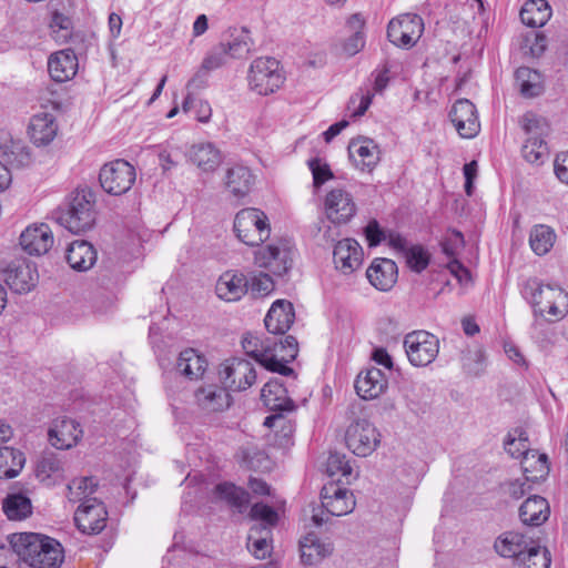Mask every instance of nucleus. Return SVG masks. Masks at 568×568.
Wrapping results in <instances>:
<instances>
[{
  "label": "nucleus",
  "mask_w": 568,
  "mask_h": 568,
  "mask_svg": "<svg viewBox=\"0 0 568 568\" xmlns=\"http://www.w3.org/2000/svg\"><path fill=\"white\" fill-rule=\"evenodd\" d=\"M321 500L326 514L337 517L352 513L356 505L353 493L334 483L324 485L321 491Z\"/></svg>",
  "instance_id": "4468645a"
},
{
  "label": "nucleus",
  "mask_w": 568,
  "mask_h": 568,
  "mask_svg": "<svg viewBox=\"0 0 568 568\" xmlns=\"http://www.w3.org/2000/svg\"><path fill=\"white\" fill-rule=\"evenodd\" d=\"M58 220L71 233L90 230L95 222L94 194L90 190L77 191L68 210Z\"/></svg>",
  "instance_id": "20e7f679"
},
{
  "label": "nucleus",
  "mask_w": 568,
  "mask_h": 568,
  "mask_svg": "<svg viewBox=\"0 0 568 568\" xmlns=\"http://www.w3.org/2000/svg\"><path fill=\"white\" fill-rule=\"evenodd\" d=\"M408 362L415 367H426L439 353V338L427 331H413L405 335L403 342Z\"/></svg>",
  "instance_id": "0eeeda50"
},
{
  "label": "nucleus",
  "mask_w": 568,
  "mask_h": 568,
  "mask_svg": "<svg viewBox=\"0 0 568 568\" xmlns=\"http://www.w3.org/2000/svg\"><path fill=\"white\" fill-rule=\"evenodd\" d=\"M347 27L353 33L344 41L343 52L347 57H354L365 47V20L359 13H354L348 18Z\"/></svg>",
  "instance_id": "c03bdc74"
},
{
  "label": "nucleus",
  "mask_w": 568,
  "mask_h": 568,
  "mask_svg": "<svg viewBox=\"0 0 568 568\" xmlns=\"http://www.w3.org/2000/svg\"><path fill=\"white\" fill-rule=\"evenodd\" d=\"M271 535V529L264 525H254L251 527L246 547L256 559H265L271 555L273 549Z\"/></svg>",
  "instance_id": "ea45409f"
},
{
  "label": "nucleus",
  "mask_w": 568,
  "mask_h": 568,
  "mask_svg": "<svg viewBox=\"0 0 568 568\" xmlns=\"http://www.w3.org/2000/svg\"><path fill=\"white\" fill-rule=\"evenodd\" d=\"M65 257L71 268L85 272L95 264L98 253L91 243L84 240H77L68 246Z\"/></svg>",
  "instance_id": "c756f323"
},
{
  "label": "nucleus",
  "mask_w": 568,
  "mask_h": 568,
  "mask_svg": "<svg viewBox=\"0 0 568 568\" xmlns=\"http://www.w3.org/2000/svg\"><path fill=\"white\" fill-rule=\"evenodd\" d=\"M57 132L58 124L52 114L44 112L34 114L31 118L28 133L36 145L50 144L54 140Z\"/></svg>",
  "instance_id": "7c9ffc66"
},
{
  "label": "nucleus",
  "mask_w": 568,
  "mask_h": 568,
  "mask_svg": "<svg viewBox=\"0 0 568 568\" xmlns=\"http://www.w3.org/2000/svg\"><path fill=\"white\" fill-rule=\"evenodd\" d=\"M520 124L528 135L521 149L523 156L529 163H542L549 155L545 141L550 130L549 123L541 115L526 112L520 120Z\"/></svg>",
  "instance_id": "7ed1b4c3"
},
{
  "label": "nucleus",
  "mask_w": 568,
  "mask_h": 568,
  "mask_svg": "<svg viewBox=\"0 0 568 568\" xmlns=\"http://www.w3.org/2000/svg\"><path fill=\"white\" fill-rule=\"evenodd\" d=\"M549 504L539 495L528 497L519 507V518L526 526L538 527L549 518Z\"/></svg>",
  "instance_id": "2f4dec72"
},
{
  "label": "nucleus",
  "mask_w": 568,
  "mask_h": 568,
  "mask_svg": "<svg viewBox=\"0 0 568 568\" xmlns=\"http://www.w3.org/2000/svg\"><path fill=\"white\" fill-rule=\"evenodd\" d=\"M247 286L248 281L243 274L226 272L217 280L215 292L221 300L234 302L246 293Z\"/></svg>",
  "instance_id": "c9c22d12"
},
{
  "label": "nucleus",
  "mask_w": 568,
  "mask_h": 568,
  "mask_svg": "<svg viewBox=\"0 0 568 568\" xmlns=\"http://www.w3.org/2000/svg\"><path fill=\"white\" fill-rule=\"evenodd\" d=\"M261 399L272 412H291L294 403L287 396V390L277 379L267 382L261 390Z\"/></svg>",
  "instance_id": "f704fd0d"
},
{
  "label": "nucleus",
  "mask_w": 568,
  "mask_h": 568,
  "mask_svg": "<svg viewBox=\"0 0 568 568\" xmlns=\"http://www.w3.org/2000/svg\"><path fill=\"white\" fill-rule=\"evenodd\" d=\"M449 116L456 131L462 138L471 139L479 133L480 123L477 110L475 104L469 100H457L449 112Z\"/></svg>",
  "instance_id": "dca6fc26"
},
{
  "label": "nucleus",
  "mask_w": 568,
  "mask_h": 568,
  "mask_svg": "<svg viewBox=\"0 0 568 568\" xmlns=\"http://www.w3.org/2000/svg\"><path fill=\"white\" fill-rule=\"evenodd\" d=\"M555 173L562 183L568 184V152L557 155L555 160Z\"/></svg>",
  "instance_id": "69168bd1"
},
{
  "label": "nucleus",
  "mask_w": 568,
  "mask_h": 568,
  "mask_svg": "<svg viewBox=\"0 0 568 568\" xmlns=\"http://www.w3.org/2000/svg\"><path fill=\"white\" fill-rule=\"evenodd\" d=\"M283 82L284 75L280 62L275 58L262 57L252 62L248 71V84L257 94H271L278 90Z\"/></svg>",
  "instance_id": "423d86ee"
},
{
  "label": "nucleus",
  "mask_w": 568,
  "mask_h": 568,
  "mask_svg": "<svg viewBox=\"0 0 568 568\" xmlns=\"http://www.w3.org/2000/svg\"><path fill=\"white\" fill-rule=\"evenodd\" d=\"M281 352H283L282 359H280L282 363H288L291 361H294L298 353V343L296 338L292 335H287L284 337L283 341L280 343Z\"/></svg>",
  "instance_id": "680f3d73"
},
{
  "label": "nucleus",
  "mask_w": 568,
  "mask_h": 568,
  "mask_svg": "<svg viewBox=\"0 0 568 568\" xmlns=\"http://www.w3.org/2000/svg\"><path fill=\"white\" fill-rule=\"evenodd\" d=\"M348 154L361 171L371 172L379 162L378 146L371 139L353 140L348 145Z\"/></svg>",
  "instance_id": "393cba45"
},
{
  "label": "nucleus",
  "mask_w": 568,
  "mask_h": 568,
  "mask_svg": "<svg viewBox=\"0 0 568 568\" xmlns=\"http://www.w3.org/2000/svg\"><path fill=\"white\" fill-rule=\"evenodd\" d=\"M460 363L467 376L477 377L485 372L486 356L481 346L468 345L462 351Z\"/></svg>",
  "instance_id": "49530a36"
},
{
  "label": "nucleus",
  "mask_w": 568,
  "mask_h": 568,
  "mask_svg": "<svg viewBox=\"0 0 568 568\" xmlns=\"http://www.w3.org/2000/svg\"><path fill=\"white\" fill-rule=\"evenodd\" d=\"M527 568H549L551 559L546 548L532 546L527 549L520 560Z\"/></svg>",
  "instance_id": "5fc2aeb1"
},
{
  "label": "nucleus",
  "mask_w": 568,
  "mask_h": 568,
  "mask_svg": "<svg viewBox=\"0 0 568 568\" xmlns=\"http://www.w3.org/2000/svg\"><path fill=\"white\" fill-rule=\"evenodd\" d=\"M295 314L292 303L284 300H277L268 310L264 323L270 333L284 334L292 326Z\"/></svg>",
  "instance_id": "cd10ccee"
},
{
  "label": "nucleus",
  "mask_w": 568,
  "mask_h": 568,
  "mask_svg": "<svg viewBox=\"0 0 568 568\" xmlns=\"http://www.w3.org/2000/svg\"><path fill=\"white\" fill-rule=\"evenodd\" d=\"M63 462L54 453H43L37 463V478L48 485H55L63 479Z\"/></svg>",
  "instance_id": "4c0bfd02"
},
{
  "label": "nucleus",
  "mask_w": 568,
  "mask_h": 568,
  "mask_svg": "<svg viewBox=\"0 0 568 568\" xmlns=\"http://www.w3.org/2000/svg\"><path fill=\"white\" fill-rule=\"evenodd\" d=\"M10 545L18 557L31 568H60L64 560L61 544L44 535L13 534Z\"/></svg>",
  "instance_id": "f257e3e1"
},
{
  "label": "nucleus",
  "mask_w": 568,
  "mask_h": 568,
  "mask_svg": "<svg viewBox=\"0 0 568 568\" xmlns=\"http://www.w3.org/2000/svg\"><path fill=\"white\" fill-rule=\"evenodd\" d=\"M77 57L71 50H61L49 58L48 71L55 82L70 80L77 73Z\"/></svg>",
  "instance_id": "72a5a7b5"
},
{
  "label": "nucleus",
  "mask_w": 568,
  "mask_h": 568,
  "mask_svg": "<svg viewBox=\"0 0 568 568\" xmlns=\"http://www.w3.org/2000/svg\"><path fill=\"white\" fill-rule=\"evenodd\" d=\"M250 287L254 294L267 295L273 291L274 283L268 274L260 273L251 278Z\"/></svg>",
  "instance_id": "052dcab7"
},
{
  "label": "nucleus",
  "mask_w": 568,
  "mask_h": 568,
  "mask_svg": "<svg viewBox=\"0 0 568 568\" xmlns=\"http://www.w3.org/2000/svg\"><path fill=\"white\" fill-rule=\"evenodd\" d=\"M516 84L526 98L538 97L542 92L541 75L536 70L520 67L515 72Z\"/></svg>",
  "instance_id": "de8ad7c7"
},
{
  "label": "nucleus",
  "mask_w": 568,
  "mask_h": 568,
  "mask_svg": "<svg viewBox=\"0 0 568 568\" xmlns=\"http://www.w3.org/2000/svg\"><path fill=\"white\" fill-rule=\"evenodd\" d=\"M506 452L514 458L523 457V469L525 471L531 470L528 465L530 462V456L532 458L540 457L542 454H539L537 450H530L528 446V437L525 432L515 429L514 435L509 434L507 440L505 442Z\"/></svg>",
  "instance_id": "58836bf2"
},
{
  "label": "nucleus",
  "mask_w": 568,
  "mask_h": 568,
  "mask_svg": "<svg viewBox=\"0 0 568 568\" xmlns=\"http://www.w3.org/2000/svg\"><path fill=\"white\" fill-rule=\"evenodd\" d=\"M26 463L23 453L17 448L4 446L0 448V478L17 477Z\"/></svg>",
  "instance_id": "a18cd8bd"
},
{
  "label": "nucleus",
  "mask_w": 568,
  "mask_h": 568,
  "mask_svg": "<svg viewBox=\"0 0 568 568\" xmlns=\"http://www.w3.org/2000/svg\"><path fill=\"white\" fill-rule=\"evenodd\" d=\"M242 347L246 355L254 358L267 371L278 373L284 376L294 374L293 368L288 367L277 358V354L274 353L276 349L273 351L270 345H264L257 336L250 333L245 334L242 338Z\"/></svg>",
  "instance_id": "f8f14e48"
},
{
  "label": "nucleus",
  "mask_w": 568,
  "mask_h": 568,
  "mask_svg": "<svg viewBox=\"0 0 568 568\" xmlns=\"http://www.w3.org/2000/svg\"><path fill=\"white\" fill-rule=\"evenodd\" d=\"M372 358L374 362H376L378 365H382L388 369L393 367V361L389 354L385 348H375L372 355Z\"/></svg>",
  "instance_id": "774afa93"
},
{
  "label": "nucleus",
  "mask_w": 568,
  "mask_h": 568,
  "mask_svg": "<svg viewBox=\"0 0 568 568\" xmlns=\"http://www.w3.org/2000/svg\"><path fill=\"white\" fill-rule=\"evenodd\" d=\"M234 231L241 242L254 246L266 241L271 230L267 216L263 211L247 207L236 214Z\"/></svg>",
  "instance_id": "39448f33"
},
{
  "label": "nucleus",
  "mask_w": 568,
  "mask_h": 568,
  "mask_svg": "<svg viewBox=\"0 0 568 568\" xmlns=\"http://www.w3.org/2000/svg\"><path fill=\"white\" fill-rule=\"evenodd\" d=\"M253 184V175L248 168L235 165L230 168L225 176L226 189L237 197L246 195Z\"/></svg>",
  "instance_id": "37998d69"
},
{
  "label": "nucleus",
  "mask_w": 568,
  "mask_h": 568,
  "mask_svg": "<svg viewBox=\"0 0 568 568\" xmlns=\"http://www.w3.org/2000/svg\"><path fill=\"white\" fill-rule=\"evenodd\" d=\"M373 94L368 91L364 93L362 90L356 92L349 100V106L355 105L358 102L357 108L353 111V116H362L372 103Z\"/></svg>",
  "instance_id": "e2e57ef3"
},
{
  "label": "nucleus",
  "mask_w": 568,
  "mask_h": 568,
  "mask_svg": "<svg viewBox=\"0 0 568 568\" xmlns=\"http://www.w3.org/2000/svg\"><path fill=\"white\" fill-rule=\"evenodd\" d=\"M39 274L27 261L12 262L4 271V282L16 293H28L36 287Z\"/></svg>",
  "instance_id": "a211bd4d"
},
{
  "label": "nucleus",
  "mask_w": 568,
  "mask_h": 568,
  "mask_svg": "<svg viewBox=\"0 0 568 568\" xmlns=\"http://www.w3.org/2000/svg\"><path fill=\"white\" fill-rule=\"evenodd\" d=\"M0 156L7 164L18 168L31 163V153L23 141L13 139L10 132L0 130Z\"/></svg>",
  "instance_id": "b1692460"
},
{
  "label": "nucleus",
  "mask_w": 568,
  "mask_h": 568,
  "mask_svg": "<svg viewBox=\"0 0 568 568\" xmlns=\"http://www.w3.org/2000/svg\"><path fill=\"white\" fill-rule=\"evenodd\" d=\"M366 276L375 288L387 292L397 282L398 268L394 261L378 257L367 268Z\"/></svg>",
  "instance_id": "5701e85b"
},
{
  "label": "nucleus",
  "mask_w": 568,
  "mask_h": 568,
  "mask_svg": "<svg viewBox=\"0 0 568 568\" xmlns=\"http://www.w3.org/2000/svg\"><path fill=\"white\" fill-rule=\"evenodd\" d=\"M423 31V19L417 14L406 13L389 21L387 38L396 47L410 48L420 38Z\"/></svg>",
  "instance_id": "9b49d317"
},
{
  "label": "nucleus",
  "mask_w": 568,
  "mask_h": 568,
  "mask_svg": "<svg viewBox=\"0 0 568 568\" xmlns=\"http://www.w3.org/2000/svg\"><path fill=\"white\" fill-rule=\"evenodd\" d=\"M521 293L540 315L547 313L554 317H562L568 312V293L558 285L528 278Z\"/></svg>",
  "instance_id": "f03ea898"
},
{
  "label": "nucleus",
  "mask_w": 568,
  "mask_h": 568,
  "mask_svg": "<svg viewBox=\"0 0 568 568\" xmlns=\"http://www.w3.org/2000/svg\"><path fill=\"white\" fill-rule=\"evenodd\" d=\"M538 467L528 471L524 470L521 478L508 480L501 485L504 495L517 500L532 489V484L544 480L549 474L547 455H541L537 460Z\"/></svg>",
  "instance_id": "2eb2a0df"
},
{
  "label": "nucleus",
  "mask_w": 568,
  "mask_h": 568,
  "mask_svg": "<svg viewBox=\"0 0 568 568\" xmlns=\"http://www.w3.org/2000/svg\"><path fill=\"white\" fill-rule=\"evenodd\" d=\"M20 245L30 255H43L53 245V234L48 224L28 226L20 235Z\"/></svg>",
  "instance_id": "aec40b11"
},
{
  "label": "nucleus",
  "mask_w": 568,
  "mask_h": 568,
  "mask_svg": "<svg viewBox=\"0 0 568 568\" xmlns=\"http://www.w3.org/2000/svg\"><path fill=\"white\" fill-rule=\"evenodd\" d=\"M49 440L58 449H69L77 445L82 436V429L75 420L60 417L53 420L48 432Z\"/></svg>",
  "instance_id": "412c9836"
},
{
  "label": "nucleus",
  "mask_w": 568,
  "mask_h": 568,
  "mask_svg": "<svg viewBox=\"0 0 568 568\" xmlns=\"http://www.w3.org/2000/svg\"><path fill=\"white\" fill-rule=\"evenodd\" d=\"M447 267L459 283L469 281V271L460 262L454 260L448 263Z\"/></svg>",
  "instance_id": "338daca9"
},
{
  "label": "nucleus",
  "mask_w": 568,
  "mask_h": 568,
  "mask_svg": "<svg viewBox=\"0 0 568 568\" xmlns=\"http://www.w3.org/2000/svg\"><path fill=\"white\" fill-rule=\"evenodd\" d=\"M219 376L222 385L231 392L246 390L257 378L254 365L239 357L224 361L220 365Z\"/></svg>",
  "instance_id": "6e6552de"
},
{
  "label": "nucleus",
  "mask_w": 568,
  "mask_h": 568,
  "mask_svg": "<svg viewBox=\"0 0 568 568\" xmlns=\"http://www.w3.org/2000/svg\"><path fill=\"white\" fill-rule=\"evenodd\" d=\"M108 513L97 498L80 504L74 513L77 527L84 534H99L106 525Z\"/></svg>",
  "instance_id": "ddd939ff"
},
{
  "label": "nucleus",
  "mask_w": 568,
  "mask_h": 568,
  "mask_svg": "<svg viewBox=\"0 0 568 568\" xmlns=\"http://www.w3.org/2000/svg\"><path fill=\"white\" fill-rule=\"evenodd\" d=\"M2 509L10 520H22L32 514V504L26 495L13 493L3 499Z\"/></svg>",
  "instance_id": "09e8293b"
},
{
  "label": "nucleus",
  "mask_w": 568,
  "mask_h": 568,
  "mask_svg": "<svg viewBox=\"0 0 568 568\" xmlns=\"http://www.w3.org/2000/svg\"><path fill=\"white\" fill-rule=\"evenodd\" d=\"M556 241L555 232L547 225H535L529 234L531 250L539 256L547 254Z\"/></svg>",
  "instance_id": "3c124183"
},
{
  "label": "nucleus",
  "mask_w": 568,
  "mask_h": 568,
  "mask_svg": "<svg viewBox=\"0 0 568 568\" xmlns=\"http://www.w3.org/2000/svg\"><path fill=\"white\" fill-rule=\"evenodd\" d=\"M135 178V169L124 160L104 164L99 174L101 187L111 195L126 193L132 187Z\"/></svg>",
  "instance_id": "1a4fd4ad"
},
{
  "label": "nucleus",
  "mask_w": 568,
  "mask_h": 568,
  "mask_svg": "<svg viewBox=\"0 0 568 568\" xmlns=\"http://www.w3.org/2000/svg\"><path fill=\"white\" fill-rule=\"evenodd\" d=\"M333 260L335 267L343 274L355 272L362 264L363 250L357 241L344 239L334 247Z\"/></svg>",
  "instance_id": "4be33fe9"
},
{
  "label": "nucleus",
  "mask_w": 568,
  "mask_h": 568,
  "mask_svg": "<svg viewBox=\"0 0 568 568\" xmlns=\"http://www.w3.org/2000/svg\"><path fill=\"white\" fill-rule=\"evenodd\" d=\"M406 263L413 271L419 273L424 271L429 263L427 252L420 245H412L405 251Z\"/></svg>",
  "instance_id": "6e6d98bb"
},
{
  "label": "nucleus",
  "mask_w": 568,
  "mask_h": 568,
  "mask_svg": "<svg viewBox=\"0 0 568 568\" xmlns=\"http://www.w3.org/2000/svg\"><path fill=\"white\" fill-rule=\"evenodd\" d=\"M301 560L304 565L315 566L333 551L331 542L322 541L314 532H308L300 540Z\"/></svg>",
  "instance_id": "473e14b6"
},
{
  "label": "nucleus",
  "mask_w": 568,
  "mask_h": 568,
  "mask_svg": "<svg viewBox=\"0 0 568 568\" xmlns=\"http://www.w3.org/2000/svg\"><path fill=\"white\" fill-rule=\"evenodd\" d=\"M196 404L206 412H220L229 408L231 396L227 388L214 384L197 388L194 393Z\"/></svg>",
  "instance_id": "c85d7f7f"
},
{
  "label": "nucleus",
  "mask_w": 568,
  "mask_h": 568,
  "mask_svg": "<svg viewBox=\"0 0 568 568\" xmlns=\"http://www.w3.org/2000/svg\"><path fill=\"white\" fill-rule=\"evenodd\" d=\"M226 57L227 49L224 44L213 48L207 52L200 65L202 72H206L209 74L210 72L221 68L226 62Z\"/></svg>",
  "instance_id": "4d7b16f0"
},
{
  "label": "nucleus",
  "mask_w": 568,
  "mask_h": 568,
  "mask_svg": "<svg viewBox=\"0 0 568 568\" xmlns=\"http://www.w3.org/2000/svg\"><path fill=\"white\" fill-rule=\"evenodd\" d=\"M326 473L329 477L341 476L346 479V483H349V478L353 476V468L346 455L333 452L326 460Z\"/></svg>",
  "instance_id": "864d4df0"
},
{
  "label": "nucleus",
  "mask_w": 568,
  "mask_h": 568,
  "mask_svg": "<svg viewBox=\"0 0 568 568\" xmlns=\"http://www.w3.org/2000/svg\"><path fill=\"white\" fill-rule=\"evenodd\" d=\"M252 519L260 520L257 525H264L271 529L278 519L277 513L263 503H256L251 508Z\"/></svg>",
  "instance_id": "13d9d810"
},
{
  "label": "nucleus",
  "mask_w": 568,
  "mask_h": 568,
  "mask_svg": "<svg viewBox=\"0 0 568 568\" xmlns=\"http://www.w3.org/2000/svg\"><path fill=\"white\" fill-rule=\"evenodd\" d=\"M494 547L500 556L520 560L528 549V544L523 535L508 531L497 538Z\"/></svg>",
  "instance_id": "79ce46f5"
},
{
  "label": "nucleus",
  "mask_w": 568,
  "mask_h": 568,
  "mask_svg": "<svg viewBox=\"0 0 568 568\" xmlns=\"http://www.w3.org/2000/svg\"><path fill=\"white\" fill-rule=\"evenodd\" d=\"M365 235L369 246H376L386 239L384 231L375 220L371 221L365 227Z\"/></svg>",
  "instance_id": "0e129e2a"
},
{
  "label": "nucleus",
  "mask_w": 568,
  "mask_h": 568,
  "mask_svg": "<svg viewBox=\"0 0 568 568\" xmlns=\"http://www.w3.org/2000/svg\"><path fill=\"white\" fill-rule=\"evenodd\" d=\"M255 263L282 276L292 266V250L286 244H270L255 253Z\"/></svg>",
  "instance_id": "f3484780"
},
{
  "label": "nucleus",
  "mask_w": 568,
  "mask_h": 568,
  "mask_svg": "<svg viewBox=\"0 0 568 568\" xmlns=\"http://www.w3.org/2000/svg\"><path fill=\"white\" fill-rule=\"evenodd\" d=\"M325 211L333 223H347L356 213V204L351 193L344 189H333L326 195Z\"/></svg>",
  "instance_id": "6ab92c4d"
},
{
  "label": "nucleus",
  "mask_w": 568,
  "mask_h": 568,
  "mask_svg": "<svg viewBox=\"0 0 568 568\" xmlns=\"http://www.w3.org/2000/svg\"><path fill=\"white\" fill-rule=\"evenodd\" d=\"M215 494L220 499L226 501L231 507L236 508L240 513L246 509L250 503L248 493L231 483L219 484L215 487Z\"/></svg>",
  "instance_id": "8fccbe9b"
},
{
  "label": "nucleus",
  "mask_w": 568,
  "mask_h": 568,
  "mask_svg": "<svg viewBox=\"0 0 568 568\" xmlns=\"http://www.w3.org/2000/svg\"><path fill=\"white\" fill-rule=\"evenodd\" d=\"M98 483L93 477L75 478L68 485V499L71 503H84L92 499L91 495L95 493Z\"/></svg>",
  "instance_id": "603ef678"
},
{
  "label": "nucleus",
  "mask_w": 568,
  "mask_h": 568,
  "mask_svg": "<svg viewBox=\"0 0 568 568\" xmlns=\"http://www.w3.org/2000/svg\"><path fill=\"white\" fill-rule=\"evenodd\" d=\"M207 369V359L195 348H185L180 352L175 372L189 381H197Z\"/></svg>",
  "instance_id": "bb28decb"
},
{
  "label": "nucleus",
  "mask_w": 568,
  "mask_h": 568,
  "mask_svg": "<svg viewBox=\"0 0 568 568\" xmlns=\"http://www.w3.org/2000/svg\"><path fill=\"white\" fill-rule=\"evenodd\" d=\"M345 443L356 456H369L381 443V434L367 419H357L346 429Z\"/></svg>",
  "instance_id": "9d476101"
},
{
  "label": "nucleus",
  "mask_w": 568,
  "mask_h": 568,
  "mask_svg": "<svg viewBox=\"0 0 568 568\" xmlns=\"http://www.w3.org/2000/svg\"><path fill=\"white\" fill-rule=\"evenodd\" d=\"M387 388L385 374L376 367L361 372L355 379V389L363 399H374Z\"/></svg>",
  "instance_id": "a878e982"
},
{
  "label": "nucleus",
  "mask_w": 568,
  "mask_h": 568,
  "mask_svg": "<svg viewBox=\"0 0 568 568\" xmlns=\"http://www.w3.org/2000/svg\"><path fill=\"white\" fill-rule=\"evenodd\" d=\"M310 170L313 174V183L316 187L324 184L326 181L333 179V173L327 163L321 159L315 158L308 161Z\"/></svg>",
  "instance_id": "bf43d9fd"
},
{
  "label": "nucleus",
  "mask_w": 568,
  "mask_h": 568,
  "mask_svg": "<svg viewBox=\"0 0 568 568\" xmlns=\"http://www.w3.org/2000/svg\"><path fill=\"white\" fill-rule=\"evenodd\" d=\"M187 156L203 172H213L222 162L220 150L210 142L192 145Z\"/></svg>",
  "instance_id": "e433bc0d"
},
{
  "label": "nucleus",
  "mask_w": 568,
  "mask_h": 568,
  "mask_svg": "<svg viewBox=\"0 0 568 568\" xmlns=\"http://www.w3.org/2000/svg\"><path fill=\"white\" fill-rule=\"evenodd\" d=\"M551 17V9L546 0H528L520 10L524 24L539 28L546 24Z\"/></svg>",
  "instance_id": "a19ab883"
}]
</instances>
